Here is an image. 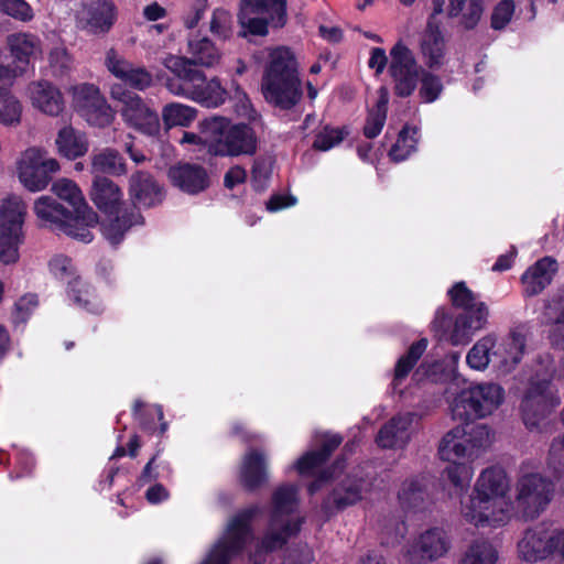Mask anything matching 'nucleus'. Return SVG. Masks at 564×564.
I'll return each instance as SVG.
<instances>
[{"label": "nucleus", "instance_id": "f257e3e1", "mask_svg": "<svg viewBox=\"0 0 564 564\" xmlns=\"http://www.w3.org/2000/svg\"><path fill=\"white\" fill-rule=\"evenodd\" d=\"M52 191L57 198L44 195L36 199L37 218L54 231L85 243L93 241L90 228L98 223V215L88 206L76 183L63 178L53 184Z\"/></svg>", "mask_w": 564, "mask_h": 564}, {"label": "nucleus", "instance_id": "f03ea898", "mask_svg": "<svg viewBox=\"0 0 564 564\" xmlns=\"http://www.w3.org/2000/svg\"><path fill=\"white\" fill-rule=\"evenodd\" d=\"M261 93L267 104L280 110H291L303 98L299 63L288 46L269 53L261 78Z\"/></svg>", "mask_w": 564, "mask_h": 564}, {"label": "nucleus", "instance_id": "7ed1b4c3", "mask_svg": "<svg viewBox=\"0 0 564 564\" xmlns=\"http://www.w3.org/2000/svg\"><path fill=\"white\" fill-rule=\"evenodd\" d=\"M507 487V475L502 468L491 466L482 470L469 499L462 502L465 520L476 527L497 528L503 524L506 512L500 499Z\"/></svg>", "mask_w": 564, "mask_h": 564}, {"label": "nucleus", "instance_id": "20e7f679", "mask_svg": "<svg viewBox=\"0 0 564 564\" xmlns=\"http://www.w3.org/2000/svg\"><path fill=\"white\" fill-rule=\"evenodd\" d=\"M200 134L208 153L213 155H251L257 150V137L248 123L230 124L224 117L206 118L200 122Z\"/></svg>", "mask_w": 564, "mask_h": 564}, {"label": "nucleus", "instance_id": "39448f33", "mask_svg": "<svg viewBox=\"0 0 564 564\" xmlns=\"http://www.w3.org/2000/svg\"><path fill=\"white\" fill-rule=\"evenodd\" d=\"M447 295L452 305L462 310L455 317L453 345H466L476 332L486 326L489 316L488 306L478 300V295L464 281L454 283L447 291Z\"/></svg>", "mask_w": 564, "mask_h": 564}, {"label": "nucleus", "instance_id": "423d86ee", "mask_svg": "<svg viewBox=\"0 0 564 564\" xmlns=\"http://www.w3.org/2000/svg\"><path fill=\"white\" fill-rule=\"evenodd\" d=\"M560 403L551 379L531 378L520 403L523 424L531 432H545L551 424L550 414Z\"/></svg>", "mask_w": 564, "mask_h": 564}, {"label": "nucleus", "instance_id": "0eeeda50", "mask_svg": "<svg viewBox=\"0 0 564 564\" xmlns=\"http://www.w3.org/2000/svg\"><path fill=\"white\" fill-rule=\"evenodd\" d=\"M505 400V390L498 383H479L462 390L451 411L454 420L482 419L491 414Z\"/></svg>", "mask_w": 564, "mask_h": 564}, {"label": "nucleus", "instance_id": "6e6552de", "mask_svg": "<svg viewBox=\"0 0 564 564\" xmlns=\"http://www.w3.org/2000/svg\"><path fill=\"white\" fill-rule=\"evenodd\" d=\"M475 420L460 421L462 424L447 432L438 446V455L443 460L465 458L478 455L480 448L489 443L490 431L486 424Z\"/></svg>", "mask_w": 564, "mask_h": 564}, {"label": "nucleus", "instance_id": "1a4fd4ad", "mask_svg": "<svg viewBox=\"0 0 564 564\" xmlns=\"http://www.w3.org/2000/svg\"><path fill=\"white\" fill-rule=\"evenodd\" d=\"M25 214L26 206L18 196H9L0 205V262L4 264L19 260Z\"/></svg>", "mask_w": 564, "mask_h": 564}, {"label": "nucleus", "instance_id": "9d476101", "mask_svg": "<svg viewBox=\"0 0 564 564\" xmlns=\"http://www.w3.org/2000/svg\"><path fill=\"white\" fill-rule=\"evenodd\" d=\"M554 484L540 474H527L517 485L518 513L524 521L536 519L550 505L554 495Z\"/></svg>", "mask_w": 564, "mask_h": 564}, {"label": "nucleus", "instance_id": "9b49d317", "mask_svg": "<svg viewBox=\"0 0 564 564\" xmlns=\"http://www.w3.org/2000/svg\"><path fill=\"white\" fill-rule=\"evenodd\" d=\"M390 57L388 73L394 84V95L400 98L412 96L423 72L422 66L417 64L413 52L402 41H398L392 46Z\"/></svg>", "mask_w": 564, "mask_h": 564}, {"label": "nucleus", "instance_id": "f8f14e48", "mask_svg": "<svg viewBox=\"0 0 564 564\" xmlns=\"http://www.w3.org/2000/svg\"><path fill=\"white\" fill-rule=\"evenodd\" d=\"M110 96L122 104L121 116L129 126L149 135L159 132L160 120L156 111L151 109L137 93L120 84H113Z\"/></svg>", "mask_w": 564, "mask_h": 564}, {"label": "nucleus", "instance_id": "ddd939ff", "mask_svg": "<svg viewBox=\"0 0 564 564\" xmlns=\"http://www.w3.org/2000/svg\"><path fill=\"white\" fill-rule=\"evenodd\" d=\"M518 551L522 560L534 563L557 555L564 561V529L550 532L543 525L525 530L518 543Z\"/></svg>", "mask_w": 564, "mask_h": 564}, {"label": "nucleus", "instance_id": "4468645a", "mask_svg": "<svg viewBox=\"0 0 564 564\" xmlns=\"http://www.w3.org/2000/svg\"><path fill=\"white\" fill-rule=\"evenodd\" d=\"M19 178L31 192L44 189L52 181V174L59 170L55 159H45L36 148L28 149L19 163Z\"/></svg>", "mask_w": 564, "mask_h": 564}, {"label": "nucleus", "instance_id": "2eb2a0df", "mask_svg": "<svg viewBox=\"0 0 564 564\" xmlns=\"http://www.w3.org/2000/svg\"><path fill=\"white\" fill-rule=\"evenodd\" d=\"M74 101L77 110L89 124L99 128L111 124L113 111L100 89L94 84L85 83L75 87Z\"/></svg>", "mask_w": 564, "mask_h": 564}, {"label": "nucleus", "instance_id": "dca6fc26", "mask_svg": "<svg viewBox=\"0 0 564 564\" xmlns=\"http://www.w3.org/2000/svg\"><path fill=\"white\" fill-rule=\"evenodd\" d=\"M105 66L120 80L119 84L129 90L144 91L153 85V75L150 70L126 59L115 48L106 52Z\"/></svg>", "mask_w": 564, "mask_h": 564}, {"label": "nucleus", "instance_id": "f3484780", "mask_svg": "<svg viewBox=\"0 0 564 564\" xmlns=\"http://www.w3.org/2000/svg\"><path fill=\"white\" fill-rule=\"evenodd\" d=\"M165 67L172 73L165 86L174 95L191 98L198 83H203L204 72L188 57L171 56L166 58Z\"/></svg>", "mask_w": 564, "mask_h": 564}, {"label": "nucleus", "instance_id": "a211bd4d", "mask_svg": "<svg viewBox=\"0 0 564 564\" xmlns=\"http://www.w3.org/2000/svg\"><path fill=\"white\" fill-rule=\"evenodd\" d=\"M364 480L355 475H347L335 484L321 503L322 512L334 517L362 500Z\"/></svg>", "mask_w": 564, "mask_h": 564}, {"label": "nucleus", "instance_id": "6ab92c4d", "mask_svg": "<svg viewBox=\"0 0 564 564\" xmlns=\"http://www.w3.org/2000/svg\"><path fill=\"white\" fill-rule=\"evenodd\" d=\"M117 15V7L112 0H91L83 3L78 23L89 34L105 35L115 25Z\"/></svg>", "mask_w": 564, "mask_h": 564}, {"label": "nucleus", "instance_id": "aec40b11", "mask_svg": "<svg viewBox=\"0 0 564 564\" xmlns=\"http://www.w3.org/2000/svg\"><path fill=\"white\" fill-rule=\"evenodd\" d=\"M259 513L258 506H251L238 512L228 525L227 536L214 545V550L234 558L245 549L247 536L251 528L250 523Z\"/></svg>", "mask_w": 564, "mask_h": 564}, {"label": "nucleus", "instance_id": "412c9836", "mask_svg": "<svg viewBox=\"0 0 564 564\" xmlns=\"http://www.w3.org/2000/svg\"><path fill=\"white\" fill-rule=\"evenodd\" d=\"M101 223V232L105 239L113 247L119 246L126 234L134 226L144 224V217L135 206L124 204L112 215Z\"/></svg>", "mask_w": 564, "mask_h": 564}, {"label": "nucleus", "instance_id": "4be33fe9", "mask_svg": "<svg viewBox=\"0 0 564 564\" xmlns=\"http://www.w3.org/2000/svg\"><path fill=\"white\" fill-rule=\"evenodd\" d=\"M129 195L131 204L140 210L151 208L162 203L164 194L163 188L155 181L150 172L137 171L129 180Z\"/></svg>", "mask_w": 564, "mask_h": 564}, {"label": "nucleus", "instance_id": "5701e85b", "mask_svg": "<svg viewBox=\"0 0 564 564\" xmlns=\"http://www.w3.org/2000/svg\"><path fill=\"white\" fill-rule=\"evenodd\" d=\"M167 176L173 186L189 195H197L210 185L204 166L195 163H178L170 167Z\"/></svg>", "mask_w": 564, "mask_h": 564}, {"label": "nucleus", "instance_id": "b1692460", "mask_svg": "<svg viewBox=\"0 0 564 564\" xmlns=\"http://www.w3.org/2000/svg\"><path fill=\"white\" fill-rule=\"evenodd\" d=\"M268 462L265 454L256 448L249 449L241 459L239 482L245 491L256 492L268 482Z\"/></svg>", "mask_w": 564, "mask_h": 564}, {"label": "nucleus", "instance_id": "393cba45", "mask_svg": "<svg viewBox=\"0 0 564 564\" xmlns=\"http://www.w3.org/2000/svg\"><path fill=\"white\" fill-rule=\"evenodd\" d=\"M415 414H397L386 422L376 436V444L383 449L404 448L410 442V429Z\"/></svg>", "mask_w": 564, "mask_h": 564}, {"label": "nucleus", "instance_id": "a878e982", "mask_svg": "<svg viewBox=\"0 0 564 564\" xmlns=\"http://www.w3.org/2000/svg\"><path fill=\"white\" fill-rule=\"evenodd\" d=\"M344 437L338 433L326 432L321 436L317 449L305 452L294 467L301 476H312L314 470L323 467L334 452L341 445Z\"/></svg>", "mask_w": 564, "mask_h": 564}, {"label": "nucleus", "instance_id": "bb28decb", "mask_svg": "<svg viewBox=\"0 0 564 564\" xmlns=\"http://www.w3.org/2000/svg\"><path fill=\"white\" fill-rule=\"evenodd\" d=\"M525 345V336L518 330H511L499 344L496 343L492 351L494 366L503 371L514 369L522 360Z\"/></svg>", "mask_w": 564, "mask_h": 564}, {"label": "nucleus", "instance_id": "cd10ccee", "mask_svg": "<svg viewBox=\"0 0 564 564\" xmlns=\"http://www.w3.org/2000/svg\"><path fill=\"white\" fill-rule=\"evenodd\" d=\"M122 197L120 187L112 180L106 176L95 177L90 198L101 213L112 215L118 212L124 205Z\"/></svg>", "mask_w": 564, "mask_h": 564}, {"label": "nucleus", "instance_id": "c85d7f7f", "mask_svg": "<svg viewBox=\"0 0 564 564\" xmlns=\"http://www.w3.org/2000/svg\"><path fill=\"white\" fill-rule=\"evenodd\" d=\"M132 416L139 422L142 432L149 436H155L158 441H163L169 423L164 420L161 405L147 406L142 400L137 399L132 405Z\"/></svg>", "mask_w": 564, "mask_h": 564}, {"label": "nucleus", "instance_id": "c756f323", "mask_svg": "<svg viewBox=\"0 0 564 564\" xmlns=\"http://www.w3.org/2000/svg\"><path fill=\"white\" fill-rule=\"evenodd\" d=\"M556 271V261L544 257L529 267L521 276L523 294L528 297L540 294L551 284L553 273Z\"/></svg>", "mask_w": 564, "mask_h": 564}, {"label": "nucleus", "instance_id": "7c9ffc66", "mask_svg": "<svg viewBox=\"0 0 564 564\" xmlns=\"http://www.w3.org/2000/svg\"><path fill=\"white\" fill-rule=\"evenodd\" d=\"M29 91L33 106L43 113L55 117L64 110L63 95L53 84L46 80L32 83Z\"/></svg>", "mask_w": 564, "mask_h": 564}, {"label": "nucleus", "instance_id": "2f4dec72", "mask_svg": "<svg viewBox=\"0 0 564 564\" xmlns=\"http://www.w3.org/2000/svg\"><path fill=\"white\" fill-rule=\"evenodd\" d=\"M485 12L484 0H449L446 14L457 19V26L463 31H474Z\"/></svg>", "mask_w": 564, "mask_h": 564}, {"label": "nucleus", "instance_id": "473e14b6", "mask_svg": "<svg viewBox=\"0 0 564 564\" xmlns=\"http://www.w3.org/2000/svg\"><path fill=\"white\" fill-rule=\"evenodd\" d=\"M421 51L429 68H438L445 56V40L437 20L427 19L425 33L421 42Z\"/></svg>", "mask_w": 564, "mask_h": 564}, {"label": "nucleus", "instance_id": "72a5a7b5", "mask_svg": "<svg viewBox=\"0 0 564 564\" xmlns=\"http://www.w3.org/2000/svg\"><path fill=\"white\" fill-rule=\"evenodd\" d=\"M8 45L14 70L22 75L39 48V40L32 34L14 33L8 36Z\"/></svg>", "mask_w": 564, "mask_h": 564}, {"label": "nucleus", "instance_id": "f704fd0d", "mask_svg": "<svg viewBox=\"0 0 564 564\" xmlns=\"http://www.w3.org/2000/svg\"><path fill=\"white\" fill-rule=\"evenodd\" d=\"M66 293L79 308L96 315L102 313L104 308L95 289L79 275H75L68 281Z\"/></svg>", "mask_w": 564, "mask_h": 564}, {"label": "nucleus", "instance_id": "c9c22d12", "mask_svg": "<svg viewBox=\"0 0 564 564\" xmlns=\"http://www.w3.org/2000/svg\"><path fill=\"white\" fill-rule=\"evenodd\" d=\"M239 10L253 14L268 13L275 29L283 28L288 21L286 0H240Z\"/></svg>", "mask_w": 564, "mask_h": 564}, {"label": "nucleus", "instance_id": "e433bc0d", "mask_svg": "<svg viewBox=\"0 0 564 564\" xmlns=\"http://www.w3.org/2000/svg\"><path fill=\"white\" fill-rule=\"evenodd\" d=\"M55 142L58 153L68 160L82 158L88 151V142L85 134L72 126L62 128Z\"/></svg>", "mask_w": 564, "mask_h": 564}, {"label": "nucleus", "instance_id": "4c0bfd02", "mask_svg": "<svg viewBox=\"0 0 564 564\" xmlns=\"http://www.w3.org/2000/svg\"><path fill=\"white\" fill-rule=\"evenodd\" d=\"M413 549L420 551L422 560L433 561L448 551L449 541L444 530L433 528L421 534Z\"/></svg>", "mask_w": 564, "mask_h": 564}, {"label": "nucleus", "instance_id": "58836bf2", "mask_svg": "<svg viewBox=\"0 0 564 564\" xmlns=\"http://www.w3.org/2000/svg\"><path fill=\"white\" fill-rule=\"evenodd\" d=\"M302 523L303 520L299 518L285 521L278 530L274 529L276 524L270 525L261 540V549L267 553L281 550L291 538L300 533Z\"/></svg>", "mask_w": 564, "mask_h": 564}, {"label": "nucleus", "instance_id": "ea45409f", "mask_svg": "<svg viewBox=\"0 0 564 564\" xmlns=\"http://www.w3.org/2000/svg\"><path fill=\"white\" fill-rule=\"evenodd\" d=\"M378 100L376 102L375 108L370 109L366 117V122L362 128V134L367 139L377 138L386 123L387 112H388V104H389V93L386 87H380L378 90Z\"/></svg>", "mask_w": 564, "mask_h": 564}, {"label": "nucleus", "instance_id": "a19ab883", "mask_svg": "<svg viewBox=\"0 0 564 564\" xmlns=\"http://www.w3.org/2000/svg\"><path fill=\"white\" fill-rule=\"evenodd\" d=\"M420 140V129L416 126L405 123L398 133L395 143L391 147L388 155L392 162L405 161L416 151Z\"/></svg>", "mask_w": 564, "mask_h": 564}, {"label": "nucleus", "instance_id": "79ce46f5", "mask_svg": "<svg viewBox=\"0 0 564 564\" xmlns=\"http://www.w3.org/2000/svg\"><path fill=\"white\" fill-rule=\"evenodd\" d=\"M427 347V339L421 338L409 347L394 366L392 386L395 389L409 376L417 361L421 359Z\"/></svg>", "mask_w": 564, "mask_h": 564}, {"label": "nucleus", "instance_id": "37998d69", "mask_svg": "<svg viewBox=\"0 0 564 564\" xmlns=\"http://www.w3.org/2000/svg\"><path fill=\"white\" fill-rule=\"evenodd\" d=\"M227 97L228 93L219 79L214 77L208 80L204 74L203 83H198V87L195 88L189 99L206 107H218L225 102Z\"/></svg>", "mask_w": 564, "mask_h": 564}, {"label": "nucleus", "instance_id": "c03bdc74", "mask_svg": "<svg viewBox=\"0 0 564 564\" xmlns=\"http://www.w3.org/2000/svg\"><path fill=\"white\" fill-rule=\"evenodd\" d=\"M163 452L164 445L161 444V441H156L154 454L150 457L137 478V484L140 487L156 481L159 478L170 479L172 477L173 470L170 463L164 460L159 462V457Z\"/></svg>", "mask_w": 564, "mask_h": 564}, {"label": "nucleus", "instance_id": "a18cd8bd", "mask_svg": "<svg viewBox=\"0 0 564 564\" xmlns=\"http://www.w3.org/2000/svg\"><path fill=\"white\" fill-rule=\"evenodd\" d=\"M496 347V337L487 335L480 338L466 356L467 365L475 370H484L490 362L494 364L492 351Z\"/></svg>", "mask_w": 564, "mask_h": 564}, {"label": "nucleus", "instance_id": "49530a36", "mask_svg": "<svg viewBox=\"0 0 564 564\" xmlns=\"http://www.w3.org/2000/svg\"><path fill=\"white\" fill-rule=\"evenodd\" d=\"M425 498V486L417 479L405 480L398 494V499L402 508L413 511L424 509Z\"/></svg>", "mask_w": 564, "mask_h": 564}, {"label": "nucleus", "instance_id": "de8ad7c7", "mask_svg": "<svg viewBox=\"0 0 564 564\" xmlns=\"http://www.w3.org/2000/svg\"><path fill=\"white\" fill-rule=\"evenodd\" d=\"M297 490L293 485L278 487L272 495L273 510L270 518L271 527L278 524L280 514H290L296 503Z\"/></svg>", "mask_w": 564, "mask_h": 564}, {"label": "nucleus", "instance_id": "09e8293b", "mask_svg": "<svg viewBox=\"0 0 564 564\" xmlns=\"http://www.w3.org/2000/svg\"><path fill=\"white\" fill-rule=\"evenodd\" d=\"M93 167L97 172L117 176L127 173V166L122 155L117 150L109 148L94 155Z\"/></svg>", "mask_w": 564, "mask_h": 564}, {"label": "nucleus", "instance_id": "8fccbe9b", "mask_svg": "<svg viewBox=\"0 0 564 564\" xmlns=\"http://www.w3.org/2000/svg\"><path fill=\"white\" fill-rule=\"evenodd\" d=\"M350 134L348 126L333 127L325 124L315 135L312 148L316 151H329L340 144Z\"/></svg>", "mask_w": 564, "mask_h": 564}, {"label": "nucleus", "instance_id": "3c124183", "mask_svg": "<svg viewBox=\"0 0 564 564\" xmlns=\"http://www.w3.org/2000/svg\"><path fill=\"white\" fill-rule=\"evenodd\" d=\"M189 53L192 57L188 58L198 66L210 67L219 59L218 50L215 44L207 37L189 41Z\"/></svg>", "mask_w": 564, "mask_h": 564}, {"label": "nucleus", "instance_id": "603ef678", "mask_svg": "<svg viewBox=\"0 0 564 564\" xmlns=\"http://www.w3.org/2000/svg\"><path fill=\"white\" fill-rule=\"evenodd\" d=\"M497 551L485 540L474 541L468 547L460 564H496Z\"/></svg>", "mask_w": 564, "mask_h": 564}, {"label": "nucleus", "instance_id": "864d4df0", "mask_svg": "<svg viewBox=\"0 0 564 564\" xmlns=\"http://www.w3.org/2000/svg\"><path fill=\"white\" fill-rule=\"evenodd\" d=\"M196 117V110L182 104H169L164 106L162 118L166 127H187Z\"/></svg>", "mask_w": 564, "mask_h": 564}, {"label": "nucleus", "instance_id": "5fc2aeb1", "mask_svg": "<svg viewBox=\"0 0 564 564\" xmlns=\"http://www.w3.org/2000/svg\"><path fill=\"white\" fill-rule=\"evenodd\" d=\"M249 11L239 10L237 14L240 30L238 31L239 37H247L248 35L265 36L269 32L268 26L271 24L270 18L250 17Z\"/></svg>", "mask_w": 564, "mask_h": 564}, {"label": "nucleus", "instance_id": "6e6d98bb", "mask_svg": "<svg viewBox=\"0 0 564 564\" xmlns=\"http://www.w3.org/2000/svg\"><path fill=\"white\" fill-rule=\"evenodd\" d=\"M453 314L448 307H438L435 312L434 319L432 321V332L438 338V340H447L453 345V332H454Z\"/></svg>", "mask_w": 564, "mask_h": 564}, {"label": "nucleus", "instance_id": "4d7b16f0", "mask_svg": "<svg viewBox=\"0 0 564 564\" xmlns=\"http://www.w3.org/2000/svg\"><path fill=\"white\" fill-rule=\"evenodd\" d=\"M345 466L346 457L339 455L330 466L323 468L315 475L314 479L307 485V494L310 496L316 495L325 485L334 479L336 471H341Z\"/></svg>", "mask_w": 564, "mask_h": 564}, {"label": "nucleus", "instance_id": "13d9d810", "mask_svg": "<svg viewBox=\"0 0 564 564\" xmlns=\"http://www.w3.org/2000/svg\"><path fill=\"white\" fill-rule=\"evenodd\" d=\"M419 83H421L419 96L426 104L434 102L443 91V83L441 77L429 70H425L424 68L420 75Z\"/></svg>", "mask_w": 564, "mask_h": 564}, {"label": "nucleus", "instance_id": "bf43d9fd", "mask_svg": "<svg viewBox=\"0 0 564 564\" xmlns=\"http://www.w3.org/2000/svg\"><path fill=\"white\" fill-rule=\"evenodd\" d=\"M232 22L229 11L217 8L213 12L209 30L218 39L227 40L232 35Z\"/></svg>", "mask_w": 564, "mask_h": 564}, {"label": "nucleus", "instance_id": "052dcab7", "mask_svg": "<svg viewBox=\"0 0 564 564\" xmlns=\"http://www.w3.org/2000/svg\"><path fill=\"white\" fill-rule=\"evenodd\" d=\"M22 107L11 93L0 96V123L12 126L20 122Z\"/></svg>", "mask_w": 564, "mask_h": 564}, {"label": "nucleus", "instance_id": "680f3d73", "mask_svg": "<svg viewBox=\"0 0 564 564\" xmlns=\"http://www.w3.org/2000/svg\"><path fill=\"white\" fill-rule=\"evenodd\" d=\"M513 0H501L492 9L490 17V26L495 31L503 30L511 21L514 14Z\"/></svg>", "mask_w": 564, "mask_h": 564}, {"label": "nucleus", "instance_id": "e2e57ef3", "mask_svg": "<svg viewBox=\"0 0 564 564\" xmlns=\"http://www.w3.org/2000/svg\"><path fill=\"white\" fill-rule=\"evenodd\" d=\"M0 11L22 22H29L34 17L32 7L25 0H0Z\"/></svg>", "mask_w": 564, "mask_h": 564}, {"label": "nucleus", "instance_id": "0e129e2a", "mask_svg": "<svg viewBox=\"0 0 564 564\" xmlns=\"http://www.w3.org/2000/svg\"><path fill=\"white\" fill-rule=\"evenodd\" d=\"M458 458L447 460L449 465L446 467L445 473L448 480L455 486L463 488L465 482H468L471 477V468L465 463L456 462Z\"/></svg>", "mask_w": 564, "mask_h": 564}, {"label": "nucleus", "instance_id": "69168bd1", "mask_svg": "<svg viewBox=\"0 0 564 564\" xmlns=\"http://www.w3.org/2000/svg\"><path fill=\"white\" fill-rule=\"evenodd\" d=\"M48 268L51 273L59 280H65L75 275V269L72 259L64 254L54 256L50 262Z\"/></svg>", "mask_w": 564, "mask_h": 564}, {"label": "nucleus", "instance_id": "338daca9", "mask_svg": "<svg viewBox=\"0 0 564 564\" xmlns=\"http://www.w3.org/2000/svg\"><path fill=\"white\" fill-rule=\"evenodd\" d=\"M545 316L551 324L564 325V294H557L550 301Z\"/></svg>", "mask_w": 564, "mask_h": 564}, {"label": "nucleus", "instance_id": "774afa93", "mask_svg": "<svg viewBox=\"0 0 564 564\" xmlns=\"http://www.w3.org/2000/svg\"><path fill=\"white\" fill-rule=\"evenodd\" d=\"M271 171L268 167L265 159L258 158L254 160L251 169V180L253 187L259 191L264 187V183L269 180Z\"/></svg>", "mask_w": 564, "mask_h": 564}]
</instances>
